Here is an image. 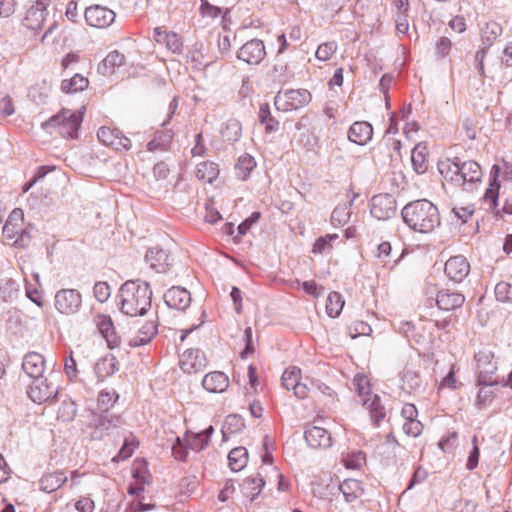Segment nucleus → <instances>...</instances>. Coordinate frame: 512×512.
I'll return each mask as SVG.
<instances>
[{
    "instance_id": "obj_1",
    "label": "nucleus",
    "mask_w": 512,
    "mask_h": 512,
    "mask_svg": "<svg viewBox=\"0 0 512 512\" xmlns=\"http://www.w3.org/2000/svg\"><path fill=\"white\" fill-rule=\"evenodd\" d=\"M404 222L415 232L430 233L440 225L438 208L426 199L408 203L402 209Z\"/></svg>"
},
{
    "instance_id": "obj_2",
    "label": "nucleus",
    "mask_w": 512,
    "mask_h": 512,
    "mask_svg": "<svg viewBox=\"0 0 512 512\" xmlns=\"http://www.w3.org/2000/svg\"><path fill=\"white\" fill-rule=\"evenodd\" d=\"M121 311L129 316L144 315L151 306L152 292L146 282L127 281L120 289Z\"/></svg>"
},
{
    "instance_id": "obj_3",
    "label": "nucleus",
    "mask_w": 512,
    "mask_h": 512,
    "mask_svg": "<svg viewBox=\"0 0 512 512\" xmlns=\"http://www.w3.org/2000/svg\"><path fill=\"white\" fill-rule=\"evenodd\" d=\"M85 108L71 110L62 108L57 114L45 121L42 127L49 133H57L65 139H76L83 122Z\"/></svg>"
},
{
    "instance_id": "obj_4",
    "label": "nucleus",
    "mask_w": 512,
    "mask_h": 512,
    "mask_svg": "<svg viewBox=\"0 0 512 512\" xmlns=\"http://www.w3.org/2000/svg\"><path fill=\"white\" fill-rule=\"evenodd\" d=\"M440 173L451 181L477 182L481 180L482 169L480 165L473 160L463 163L451 161L449 159L441 161L438 165Z\"/></svg>"
},
{
    "instance_id": "obj_5",
    "label": "nucleus",
    "mask_w": 512,
    "mask_h": 512,
    "mask_svg": "<svg viewBox=\"0 0 512 512\" xmlns=\"http://www.w3.org/2000/svg\"><path fill=\"white\" fill-rule=\"evenodd\" d=\"M311 101V94L306 89H289L279 91L275 97V107L279 111L290 112L306 106Z\"/></svg>"
},
{
    "instance_id": "obj_6",
    "label": "nucleus",
    "mask_w": 512,
    "mask_h": 512,
    "mask_svg": "<svg viewBox=\"0 0 512 512\" xmlns=\"http://www.w3.org/2000/svg\"><path fill=\"white\" fill-rule=\"evenodd\" d=\"M353 384L362 404L370 412H379L382 408L380 398L373 393L368 376L362 373L356 374L353 379Z\"/></svg>"
},
{
    "instance_id": "obj_7",
    "label": "nucleus",
    "mask_w": 512,
    "mask_h": 512,
    "mask_svg": "<svg viewBox=\"0 0 512 512\" xmlns=\"http://www.w3.org/2000/svg\"><path fill=\"white\" fill-rule=\"evenodd\" d=\"M97 137L102 144L117 151H127L132 145L130 139L115 127H100L97 132Z\"/></svg>"
},
{
    "instance_id": "obj_8",
    "label": "nucleus",
    "mask_w": 512,
    "mask_h": 512,
    "mask_svg": "<svg viewBox=\"0 0 512 512\" xmlns=\"http://www.w3.org/2000/svg\"><path fill=\"white\" fill-rule=\"evenodd\" d=\"M282 385L287 390H293L298 399H305L310 393L307 384L302 382V372L297 366H289L281 377Z\"/></svg>"
},
{
    "instance_id": "obj_9",
    "label": "nucleus",
    "mask_w": 512,
    "mask_h": 512,
    "mask_svg": "<svg viewBox=\"0 0 512 512\" xmlns=\"http://www.w3.org/2000/svg\"><path fill=\"white\" fill-rule=\"evenodd\" d=\"M395 198L387 193L375 195L371 200L370 213L378 220H387L396 215Z\"/></svg>"
},
{
    "instance_id": "obj_10",
    "label": "nucleus",
    "mask_w": 512,
    "mask_h": 512,
    "mask_svg": "<svg viewBox=\"0 0 512 512\" xmlns=\"http://www.w3.org/2000/svg\"><path fill=\"white\" fill-rule=\"evenodd\" d=\"M116 14L113 10L100 6H90L85 11V20L91 27L105 29L115 21Z\"/></svg>"
},
{
    "instance_id": "obj_11",
    "label": "nucleus",
    "mask_w": 512,
    "mask_h": 512,
    "mask_svg": "<svg viewBox=\"0 0 512 512\" xmlns=\"http://www.w3.org/2000/svg\"><path fill=\"white\" fill-rule=\"evenodd\" d=\"M179 366L184 373H198L206 368L207 359L198 349H188L180 355Z\"/></svg>"
},
{
    "instance_id": "obj_12",
    "label": "nucleus",
    "mask_w": 512,
    "mask_h": 512,
    "mask_svg": "<svg viewBox=\"0 0 512 512\" xmlns=\"http://www.w3.org/2000/svg\"><path fill=\"white\" fill-rule=\"evenodd\" d=\"M402 429L407 436L417 437L423 431V424L418 420V410L412 403H405L401 409Z\"/></svg>"
},
{
    "instance_id": "obj_13",
    "label": "nucleus",
    "mask_w": 512,
    "mask_h": 512,
    "mask_svg": "<svg viewBox=\"0 0 512 512\" xmlns=\"http://www.w3.org/2000/svg\"><path fill=\"white\" fill-rule=\"evenodd\" d=\"M56 393L57 387L46 378L42 377L35 379L28 390L29 398L38 404L48 401L54 397Z\"/></svg>"
},
{
    "instance_id": "obj_14",
    "label": "nucleus",
    "mask_w": 512,
    "mask_h": 512,
    "mask_svg": "<svg viewBox=\"0 0 512 512\" xmlns=\"http://www.w3.org/2000/svg\"><path fill=\"white\" fill-rule=\"evenodd\" d=\"M153 39L157 44L164 45L173 54H180L183 50L182 37L174 31L156 27L153 31Z\"/></svg>"
},
{
    "instance_id": "obj_15",
    "label": "nucleus",
    "mask_w": 512,
    "mask_h": 512,
    "mask_svg": "<svg viewBox=\"0 0 512 512\" xmlns=\"http://www.w3.org/2000/svg\"><path fill=\"white\" fill-rule=\"evenodd\" d=\"M238 58L248 64H259L266 56L263 41L252 39L246 42L238 51Z\"/></svg>"
},
{
    "instance_id": "obj_16",
    "label": "nucleus",
    "mask_w": 512,
    "mask_h": 512,
    "mask_svg": "<svg viewBox=\"0 0 512 512\" xmlns=\"http://www.w3.org/2000/svg\"><path fill=\"white\" fill-rule=\"evenodd\" d=\"M444 271L452 281L461 282L468 276L470 264L464 256H453L446 261Z\"/></svg>"
},
{
    "instance_id": "obj_17",
    "label": "nucleus",
    "mask_w": 512,
    "mask_h": 512,
    "mask_svg": "<svg viewBox=\"0 0 512 512\" xmlns=\"http://www.w3.org/2000/svg\"><path fill=\"white\" fill-rule=\"evenodd\" d=\"M501 174V167L499 165H493L491 167L490 176L491 181L489 183L488 188L486 189L483 200L486 204H488L489 208L495 211V214L500 215V210L497 209L499 191H500V181L499 177Z\"/></svg>"
},
{
    "instance_id": "obj_18",
    "label": "nucleus",
    "mask_w": 512,
    "mask_h": 512,
    "mask_svg": "<svg viewBox=\"0 0 512 512\" xmlns=\"http://www.w3.org/2000/svg\"><path fill=\"white\" fill-rule=\"evenodd\" d=\"M94 321L98 331L105 338L108 347L110 349L119 347L121 338L115 330L111 317L108 315H97Z\"/></svg>"
},
{
    "instance_id": "obj_19",
    "label": "nucleus",
    "mask_w": 512,
    "mask_h": 512,
    "mask_svg": "<svg viewBox=\"0 0 512 512\" xmlns=\"http://www.w3.org/2000/svg\"><path fill=\"white\" fill-rule=\"evenodd\" d=\"M81 304V296L75 290H62L55 296V306L62 314L74 313Z\"/></svg>"
},
{
    "instance_id": "obj_20",
    "label": "nucleus",
    "mask_w": 512,
    "mask_h": 512,
    "mask_svg": "<svg viewBox=\"0 0 512 512\" xmlns=\"http://www.w3.org/2000/svg\"><path fill=\"white\" fill-rule=\"evenodd\" d=\"M465 302V296L451 289H441L436 295V305L440 310L452 311L462 307Z\"/></svg>"
},
{
    "instance_id": "obj_21",
    "label": "nucleus",
    "mask_w": 512,
    "mask_h": 512,
    "mask_svg": "<svg viewBox=\"0 0 512 512\" xmlns=\"http://www.w3.org/2000/svg\"><path fill=\"white\" fill-rule=\"evenodd\" d=\"M304 437L307 444L313 449H326L332 444L330 433L323 427L315 425L307 427Z\"/></svg>"
},
{
    "instance_id": "obj_22",
    "label": "nucleus",
    "mask_w": 512,
    "mask_h": 512,
    "mask_svg": "<svg viewBox=\"0 0 512 512\" xmlns=\"http://www.w3.org/2000/svg\"><path fill=\"white\" fill-rule=\"evenodd\" d=\"M164 300L169 307L184 310L191 302V295L185 288L174 286L165 293Z\"/></svg>"
},
{
    "instance_id": "obj_23",
    "label": "nucleus",
    "mask_w": 512,
    "mask_h": 512,
    "mask_svg": "<svg viewBox=\"0 0 512 512\" xmlns=\"http://www.w3.org/2000/svg\"><path fill=\"white\" fill-rule=\"evenodd\" d=\"M24 231V212L22 209L16 208L8 216L3 227V235L7 239L13 240Z\"/></svg>"
},
{
    "instance_id": "obj_24",
    "label": "nucleus",
    "mask_w": 512,
    "mask_h": 512,
    "mask_svg": "<svg viewBox=\"0 0 512 512\" xmlns=\"http://www.w3.org/2000/svg\"><path fill=\"white\" fill-rule=\"evenodd\" d=\"M119 370V361L113 354L99 358L94 366V372L100 381L107 379Z\"/></svg>"
},
{
    "instance_id": "obj_25",
    "label": "nucleus",
    "mask_w": 512,
    "mask_h": 512,
    "mask_svg": "<svg viewBox=\"0 0 512 512\" xmlns=\"http://www.w3.org/2000/svg\"><path fill=\"white\" fill-rule=\"evenodd\" d=\"M372 136L373 127L366 121L354 122L348 131L349 140L358 145H365L372 139Z\"/></svg>"
},
{
    "instance_id": "obj_26",
    "label": "nucleus",
    "mask_w": 512,
    "mask_h": 512,
    "mask_svg": "<svg viewBox=\"0 0 512 512\" xmlns=\"http://www.w3.org/2000/svg\"><path fill=\"white\" fill-rule=\"evenodd\" d=\"M493 358V353L487 349L478 351L474 356L479 377L484 380H486L488 375H492L497 370V365Z\"/></svg>"
},
{
    "instance_id": "obj_27",
    "label": "nucleus",
    "mask_w": 512,
    "mask_h": 512,
    "mask_svg": "<svg viewBox=\"0 0 512 512\" xmlns=\"http://www.w3.org/2000/svg\"><path fill=\"white\" fill-rule=\"evenodd\" d=\"M22 368L31 378L37 379L42 377L45 371V361L43 356L36 352L28 353L24 357Z\"/></svg>"
},
{
    "instance_id": "obj_28",
    "label": "nucleus",
    "mask_w": 512,
    "mask_h": 512,
    "mask_svg": "<svg viewBox=\"0 0 512 512\" xmlns=\"http://www.w3.org/2000/svg\"><path fill=\"white\" fill-rule=\"evenodd\" d=\"M205 390L211 393H222L229 387V378L220 371L206 374L202 380Z\"/></svg>"
},
{
    "instance_id": "obj_29",
    "label": "nucleus",
    "mask_w": 512,
    "mask_h": 512,
    "mask_svg": "<svg viewBox=\"0 0 512 512\" xmlns=\"http://www.w3.org/2000/svg\"><path fill=\"white\" fill-rule=\"evenodd\" d=\"M48 11L44 8L31 5L23 18V25L30 30H39L44 26Z\"/></svg>"
},
{
    "instance_id": "obj_30",
    "label": "nucleus",
    "mask_w": 512,
    "mask_h": 512,
    "mask_svg": "<svg viewBox=\"0 0 512 512\" xmlns=\"http://www.w3.org/2000/svg\"><path fill=\"white\" fill-rule=\"evenodd\" d=\"M265 481L260 473L248 476L241 484V493L249 501H253L262 491Z\"/></svg>"
},
{
    "instance_id": "obj_31",
    "label": "nucleus",
    "mask_w": 512,
    "mask_h": 512,
    "mask_svg": "<svg viewBox=\"0 0 512 512\" xmlns=\"http://www.w3.org/2000/svg\"><path fill=\"white\" fill-rule=\"evenodd\" d=\"M219 174V165L213 161H202L195 167V176L203 183H213L219 177Z\"/></svg>"
},
{
    "instance_id": "obj_32",
    "label": "nucleus",
    "mask_w": 512,
    "mask_h": 512,
    "mask_svg": "<svg viewBox=\"0 0 512 512\" xmlns=\"http://www.w3.org/2000/svg\"><path fill=\"white\" fill-rule=\"evenodd\" d=\"M125 63V56L117 50L111 51L98 65V72L104 76L112 75Z\"/></svg>"
},
{
    "instance_id": "obj_33",
    "label": "nucleus",
    "mask_w": 512,
    "mask_h": 512,
    "mask_svg": "<svg viewBox=\"0 0 512 512\" xmlns=\"http://www.w3.org/2000/svg\"><path fill=\"white\" fill-rule=\"evenodd\" d=\"M67 482V476L63 471L48 472L40 479V489L46 493H52L60 489Z\"/></svg>"
},
{
    "instance_id": "obj_34",
    "label": "nucleus",
    "mask_w": 512,
    "mask_h": 512,
    "mask_svg": "<svg viewBox=\"0 0 512 512\" xmlns=\"http://www.w3.org/2000/svg\"><path fill=\"white\" fill-rule=\"evenodd\" d=\"M213 431L214 428L210 425L198 433L187 432L185 435V442L187 443L188 448L193 451H201L204 449L208 445Z\"/></svg>"
},
{
    "instance_id": "obj_35",
    "label": "nucleus",
    "mask_w": 512,
    "mask_h": 512,
    "mask_svg": "<svg viewBox=\"0 0 512 512\" xmlns=\"http://www.w3.org/2000/svg\"><path fill=\"white\" fill-rule=\"evenodd\" d=\"M146 262L157 272H165L169 267L168 254L159 248H151L145 255Z\"/></svg>"
},
{
    "instance_id": "obj_36",
    "label": "nucleus",
    "mask_w": 512,
    "mask_h": 512,
    "mask_svg": "<svg viewBox=\"0 0 512 512\" xmlns=\"http://www.w3.org/2000/svg\"><path fill=\"white\" fill-rule=\"evenodd\" d=\"M411 162L414 170L418 174H423L428 170L429 153L426 145L419 143L413 148L411 153Z\"/></svg>"
},
{
    "instance_id": "obj_37",
    "label": "nucleus",
    "mask_w": 512,
    "mask_h": 512,
    "mask_svg": "<svg viewBox=\"0 0 512 512\" xmlns=\"http://www.w3.org/2000/svg\"><path fill=\"white\" fill-rule=\"evenodd\" d=\"M157 334V326L154 322H146L129 339L131 347H138L147 344Z\"/></svg>"
},
{
    "instance_id": "obj_38",
    "label": "nucleus",
    "mask_w": 512,
    "mask_h": 512,
    "mask_svg": "<svg viewBox=\"0 0 512 512\" xmlns=\"http://www.w3.org/2000/svg\"><path fill=\"white\" fill-rule=\"evenodd\" d=\"M339 489L347 502H354L355 500L359 499L364 493V488L361 482L356 479L344 480L340 484Z\"/></svg>"
},
{
    "instance_id": "obj_39",
    "label": "nucleus",
    "mask_w": 512,
    "mask_h": 512,
    "mask_svg": "<svg viewBox=\"0 0 512 512\" xmlns=\"http://www.w3.org/2000/svg\"><path fill=\"white\" fill-rule=\"evenodd\" d=\"M402 389L408 393L416 391L421 385V376L417 370L412 367L406 366L403 370L402 377Z\"/></svg>"
},
{
    "instance_id": "obj_40",
    "label": "nucleus",
    "mask_w": 512,
    "mask_h": 512,
    "mask_svg": "<svg viewBox=\"0 0 512 512\" xmlns=\"http://www.w3.org/2000/svg\"><path fill=\"white\" fill-rule=\"evenodd\" d=\"M89 86L88 78L81 74H75L70 79H64L61 82V90L66 94L84 91Z\"/></svg>"
},
{
    "instance_id": "obj_41",
    "label": "nucleus",
    "mask_w": 512,
    "mask_h": 512,
    "mask_svg": "<svg viewBox=\"0 0 512 512\" xmlns=\"http://www.w3.org/2000/svg\"><path fill=\"white\" fill-rule=\"evenodd\" d=\"M344 305L343 296L337 291H331L326 298L325 311L329 317L336 318L341 314Z\"/></svg>"
},
{
    "instance_id": "obj_42",
    "label": "nucleus",
    "mask_w": 512,
    "mask_h": 512,
    "mask_svg": "<svg viewBox=\"0 0 512 512\" xmlns=\"http://www.w3.org/2000/svg\"><path fill=\"white\" fill-rule=\"evenodd\" d=\"M229 467L233 471L243 469L248 461V453L244 447L233 448L228 454Z\"/></svg>"
},
{
    "instance_id": "obj_43",
    "label": "nucleus",
    "mask_w": 512,
    "mask_h": 512,
    "mask_svg": "<svg viewBox=\"0 0 512 512\" xmlns=\"http://www.w3.org/2000/svg\"><path fill=\"white\" fill-rule=\"evenodd\" d=\"M255 166L256 163L252 156L248 154L240 156L235 165V174L237 178L240 180H246Z\"/></svg>"
},
{
    "instance_id": "obj_44",
    "label": "nucleus",
    "mask_w": 512,
    "mask_h": 512,
    "mask_svg": "<svg viewBox=\"0 0 512 512\" xmlns=\"http://www.w3.org/2000/svg\"><path fill=\"white\" fill-rule=\"evenodd\" d=\"M139 446V441L137 438L130 434L128 437L125 438L123 446L119 450V452L113 457L114 462H120L124 461L128 458H130L135 450Z\"/></svg>"
},
{
    "instance_id": "obj_45",
    "label": "nucleus",
    "mask_w": 512,
    "mask_h": 512,
    "mask_svg": "<svg viewBox=\"0 0 512 512\" xmlns=\"http://www.w3.org/2000/svg\"><path fill=\"white\" fill-rule=\"evenodd\" d=\"M172 135L169 131L161 130L157 131L154 138L147 143V149L149 151L165 150L170 142Z\"/></svg>"
},
{
    "instance_id": "obj_46",
    "label": "nucleus",
    "mask_w": 512,
    "mask_h": 512,
    "mask_svg": "<svg viewBox=\"0 0 512 512\" xmlns=\"http://www.w3.org/2000/svg\"><path fill=\"white\" fill-rule=\"evenodd\" d=\"M258 116L267 133H273L279 129V122L271 115L268 105L260 106Z\"/></svg>"
},
{
    "instance_id": "obj_47",
    "label": "nucleus",
    "mask_w": 512,
    "mask_h": 512,
    "mask_svg": "<svg viewBox=\"0 0 512 512\" xmlns=\"http://www.w3.org/2000/svg\"><path fill=\"white\" fill-rule=\"evenodd\" d=\"M77 414L76 404L70 400L65 399L59 405L57 410V420L61 422H70L72 421Z\"/></svg>"
},
{
    "instance_id": "obj_48",
    "label": "nucleus",
    "mask_w": 512,
    "mask_h": 512,
    "mask_svg": "<svg viewBox=\"0 0 512 512\" xmlns=\"http://www.w3.org/2000/svg\"><path fill=\"white\" fill-rule=\"evenodd\" d=\"M342 462L348 469H360L366 463V455L362 451H352L343 455Z\"/></svg>"
},
{
    "instance_id": "obj_49",
    "label": "nucleus",
    "mask_w": 512,
    "mask_h": 512,
    "mask_svg": "<svg viewBox=\"0 0 512 512\" xmlns=\"http://www.w3.org/2000/svg\"><path fill=\"white\" fill-rule=\"evenodd\" d=\"M187 62L192 65L194 69H202L206 67L209 62H206L205 55L202 47L194 46L192 47L187 54Z\"/></svg>"
},
{
    "instance_id": "obj_50",
    "label": "nucleus",
    "mask_w": 512,
    "mask_h": 512,
    "mask_svg": "<svg viewBox=\"0 0 512 512\" xmlns=\"http://www.w3.org/2000/svg\"><path fill=\"white\" fill-rule=\"evenodd\" d=\"M338 49V45L335 41H327L321 43L315 52V57L319 61H328L330 60L333 55L336 53Z\"/></svg>"
},
{
    "instance_id": "obj_51",
    "label": "nucleus",
    "mask_w": 512,
    "mask_h": 512,
    "mask_svg": "<svg viewBox=\"0 0 512 512\" xmlns=\"http://www.w3.org/2000/svg\"><path fill=\"white\" fill-rule=\"evenodd\" d=\"M200 13L203 17L217 18L222 16V18H225L229 14V10L214 6L208 0H201Z\"/></svg>"
},
{
    "instance_id": "obj_52",
    "label": "nucleus",
    "mask_w": 512,
    "mask_h": 512,
    "mask_svg": "<svg viewBox=\"0 0 512 512\" xmlns=\"http://www.w3.org/2000/svg\"><path fill=\"white\" fill-rule=\"evenodd\" d=\"M337 239L338 234H327L325 236L319 237L313 244L312 252L314 254H321L326 250H331L333 248V241Z\"/></svg>"
},
{
    "instance_id": "obj_53",
    "label": "nucleus",
    "mask_w": 512,
    "mask_h": 512,
    "mask_svg": "<svg viewBox=\"0 0 512 512\" xmlns=\"http://www.w3.org/2000/svg\"><path fill=\"white\" fill-rule=\"evenodd\" d=\"M372 332L371 326L362 320H356L348 327L349 336L353 339L359 336H369Z\"/></svg>"
},
{
    "instance_id": "obj_54",
    "label": "nucleus",
    "mask_w": 512,
    "mask_h": 512,
    "mask_svg": "<svg viewBox=\"0 0 512 512\" xmlns=\"http://www.w3.org/2000/svg\"><path fill=\"white\" fill-rule=\"evenodd\" d=\"M495 297L501 302H512V284L501 281L495 286Z\"/></svg>"
},
{
    "instance_id": "obj_55",
    "label": "nucleus",
    "mask_w": 512,
    "mask_h": 512,
    "mask_svg": "<svg viewBox=\"0 0 512 512\" xmlns=\"http://www.w3.org/2000/svg\"><path fill=\"white\" fill-rule=\"evenodd\" d=\"M95 298L104 303L108 300L111 294L110 286L106 282H97L93 288Z\"/></svg>"
},
{
    "instance_id": "obj_56",
    "label": "nucleus",
    "mask_w": 512,
    "mask_h": 512,
    "mask_svg": "<svg viewBox=\"0 0 512 512\" xmlns=\"http://www.w3.org/2000/svg\"><path fill=\"white\" fill-rule=\"evenodd\" d=\"M188 446H187V443L186 444H183L181 439L178 437L176 439V442L173 444L172 446V453H173V456L177 459V460H181V461H184L187 459V455H188Z\"/></svg>"
},
{
    "instance_id": "obj_57",
    "label": "nucleus",
    "mask_w": 512,
    "mask_h": 512,
    "mask_svg": "<svg viewBox=\"0 0 512 512\" xmlns=\"http://www.w3.org/2000/svg\"><path fill=\"white\" fill-rule=\"evenodd\" d=\"M440 387L449 389H457L459 387L455 376V365L451 366L449 373L442 379Z\"/></svg>"
},
{
    "instance_id": "obj_58",
    "label": "nucleus",
    "mask_w": 512,
    "mask_h": 512,
    "mask_svg": "<svg viewBox=\"0 0 512 512\" xmlns=\"http://www.w3.org/2000/svg\"><path fill=\"white\" fill-rule=\"evenodd\" d=\"M64 370L70 380H75L78 375L76 360L72 355L65 359Z\"/></svg>"
},
{
    "instance_id": "obj_59",
    "label": "nucleus",
    "mask_w": 512,
    "mask_h": 512,
    "mask_svg": "<svg viewBox=\"0 0 512 512\" xmlns=\"http://www.w3.org/2000/svg\"><path fill=\"white\" fill-rule=\"evenodd\" d=\"M75 509L78 512H93L95 503L90 497H81L75 503Z\"/></svg>"
},
{
    "instance_id": "obj_60",
    "label": "nucleus",
    "mask_w": 512,
    "mask_h": 512,
    "mask_svg": "<svg viewBox=\"0 0 512 512\" xmlns=\"http://www.w3.org/2000/svg\"><path fill=\"white\" fill-rule=\"evenodd\" d=\"M448 25L456 33H464L467 29L466 19L460 15L454 16Z\"/></svg>"
},
{
    "instance_id": "obj_61",
    "label": "nucleus",
    "mask_w": 512,
    "mask_h": 512,
    "mask_svg": "<svg viewBox=\"0 0 512 512\" xmlns=\"http://www.w3.org/2000/svg\"><path fill=\"white\" fill-rule=\"evenodd\" d=\"M217 46L222 54L231 49V34L229 31L225 30L224 33L219 34Z\"/></svg>"
},
{
    "instance_id": "obj_62",
    "label": "nucleus",
    "mask_w": 512,
    "mask_h": 512,
    "mask_svg": "<svg viewBox=\"0 0 512 512\" xmlns=\"http://www.w3.org/2000/svg\"><path fill=\"white\" fill-rule=\"evenodd\" d=\"M15 112V107L12 99L9 96H4L0 99V114L7 117Z\"/></svg>"
},
{
    "instance_id": "obj_63",
    "label": "nucleus",
    "mask_w": 512,
    "mask_h": 512,
    "mask_svg": "<svg viewBox=\"0 0 512 512\" xmlns=\"http://www.w3.org/2000/svg\"><path fill=\"white\" fill-rule=\"evenodd\" d=\"M16 8L15 0H0V17H9Z\"/></svg>"
},
{
    "instance_id": "obj_64",
    "label": "nucleus",
    "mask_w": 512,
    "mask_h": 512,
    "mask_svg": "<svg viewBox=\"0 0 512 512\" xmlns=\"http://www.w3.org/2000/svg\"><path fill=\"white\" fill-rule=\"evenodd\" d=\"M452 48V41L447 37H441L436 44V50L442 57L449 54Z\"/></svg>"
}]
</instances>
